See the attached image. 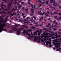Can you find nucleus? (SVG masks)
Returning a JSON list of instances; mask_svg holds the SVG:
<instances>
[{
	"label": "nucleus",
	"mask_w": 61,
	"mask_h": 61,
	"mask_svg": "<svg viewBox=\"0 0 61 61\" xmlns=\"http://www.w3.org/2000/svg\"><path fill=\"white\" fill-rule=\"evenodd\" d=\"M49 34V33H47V32H46V33L44 32L43 33V35L45 36V38H48L51 37V36H47Z\"/></svg>",
	"instance_id": "1"
},
{
	"label": "nucleus",
	"mask_w": 61,
	"mask_h": 61,
	"mask_svg": "<svg viewBox=\"0 0 61 61\" xmlns=\"http://www.w3.org/2000/svg\"><path fill=\"white\" fill-rule=\"evenodd\" d=\"M4 27H5V25H4L2 26V27L0 26V32H2L3 31Z\"/></svg>",
	"instance_id": "2"
},
{
	"label": "nucleus",
	"mask_w": 61,
	"mask_h": 61,
	"mask_svg": "<svg viewBox=\"0 0 61 61\" xmlns=\"http://www.w3.org/2000/svg\"><path fill=\"white\" fill-rule=\"evenodd\" d=\"M27 31L26 30H24L23 34L24 35H25V36H26V34H25V33H26V34H27V35H30V34L26 32Z\"/></svg>",
	"instance_id": "3"
},
{
	"label": "nucleus",
	"mask_w": 61,
	"mask_h": 61,
	"mask_svg": "<svg viewBox=\"0 0 61 61\" xmlns=\"http://www.w3.org/2000/svg\"><path fill=\"white\" fill-rule=\"evenodd\" d=\"M30 37H31V38H32V37H34V39L35 40V41H36V39H37V37L36 36H30Z\"/></svg>",
	"instance_id": "4"
},
{
	"label": "nucleus",
	"mask_w": 61,
	"mask_h": 61,
	"mask_svg": "<svg viewBox=\"0 0 61 61\" xmlns=\"http://www.w3.org/2000/svg\"><path fill=\"white\" fill-rule=\"evenodd\" d=\"M12 29L13 31H17V30H18V29L16 28H12Z\"/></svg>",
	"instance_id": "5"
},
{
	"label": "nucleus",
	"mask_w": 61,
	"mask_h": 61,
	"mask_svg": "<svg viewBox=\"0 0 61 61\" xmlns=\"http://www.w3.org/2000/svg\"><path fill=\"white\" fill-rule=\"evenodd\" d=\"M43 18H44V17H41L40 18V19H39V21H42V19H43Z\"/></svg>",
	"instance_id": "6"
},
{
	"label": "nucleus",
	"mask_w": 61,
	"mask_h": 61,
	"mask_svg": "<svg viewBox=\"0 0 61 61\" xmlns=\"http://www.w3.org/2000/svg\"><path fill=\"white\" fill-rule=\"evenodd\" d=\"M59 41L57 39H56L55 40V42L56 43H57V42H59Z\"/></svg>",
	"instance_id": "7"
},
{
	"label": "nucleus",
	"mask_w": 61,
	"mask_h": 61,
	"mask_svg": "<svg viewBox=\"0 0 61 61\" xmlns=\"http://www.w3.org/2000/svg\"><path fill=\"white\" fill-rule=\"evenodd\" d=\"M11 5H12V2H11V4L10 3H9L8 5L11 7Z\"/></svg>",
	"instance_id": "8"
},
{
	"label": "nucleus",
	"mask_w": 61,
	"mask_h": 61,
	"mask_svg": "<svg viewBox=\"0 0 61 61\" xmlns=\"http://www.w3.org/2000/svg\"><path fill=\"white\" fill-rule=\"evenodd\" d=\"M0 22H2L3 23H5V21H4V20H2L0 21Z\"/></svg>",
	"instance_id": "9"
},
{
	"label": "nucleus",
	"mask_w": 61,
	"mask_h": 61,
	"mask_svg": "<svg viewBox=\"0 0 61 61\" xmlns=\"http://www.w3.org/2000/svg\"><path fill=\"white\" fill-rule=\"evenodd\" d=\"M49 6H50V8H53L54 10H56V9L55 8H54V7H52V6H50V5H49Z\"/></svg>",
	"instance_id": "10"
},
{
	"label": "nucleus",
	"mask_w": 61,
	"mask_h": 61,
	"mask_svg": "<svg viewBox=\"0 0 61 61\" xmlns=\"http://www.w3.org/2000/svg\"><path fill=\"white\" fill-rule=\"evenodd\" d=\"M31 28L32 29H34L36 28V27H35L33 26H31Z\"/></svg>",
	"instance_id": "11"
},
{
	"label": "nucleus",
	"mask_w": 61,
	"mask_h": 61,
	"mask_svg": "<svg viewBox=\"0 0 61 61\" xmlns=\"http://www.w3.org/2000/svg\"><path fill=\"white\" fill-rule=\"evenodd\" d=\"M34 35H35V36H36V35H37V32H34Z\"/></svg>",
	"instance_id": "12"
},
{
	"label": "nucleus",
	"mask_w": 61,
	"mask_h": 61,
	"mask_svg": "<svg viewBox=\"0 0 61 61\" xmlns=\"http://www.w3.org/2000/svg\"><path fill=\"white\" fill-rule=\"evenodd\" d=\"M32 31H33V30H32L31 29H30L29 30H27V31H28V32H29L30 31H31V32Z\"/></svg>",
	"instance_id": "13"
},
{
	"label": "nucleus",
	"mask_w": 61,
	"mask_h": 61,
	"mask_svg": "<svg viewBox=\"0 0 61 61\" xmlns=\"http://www.w3.org/2000/svg\"><path fill=\"white\" fill-rule=\"evenodd\" d=\"M26 19L27 20H29V19H30V18H29V17H27L26 18Z\"/></svg>",
	"instance_id": "14"
},
{
	"label": "nucleus",
	"mask_w": 61,
	"mask_h": 61,
	"mask_svg": "<svg viewBox=\"0 0 61 61\" xmlns=\"http://www.w3.org/2000/svg\"><path fill=\"white\" fill-rule=\"evenodd\" d=\"M2 0L3 1H4V2H5V3H7V2L6 0Z\"/></svg>",
	"instance_id": "15"
},
{
	"label": "nucleus",
	"mask_w": 61,
	"mask_h": 61,
	"mask_svg": "<svg viewBox=\"0 0 61 61\" xmlns=\"http://www.w3.org/2000/svg\"><path fill=\"white\" fill-rule=\"evenodd\" d=\"M44 30H45L46 31H47V32H48V31H49L48 30L46 29V28H44Z\"/></svg>",
	"instance_id": "16"
},
{
	"label": "nucleus",
	"mask_w": 61,
	"mask_h": 61,
	"mask_svg": "<svg viewBox=\"0 0 61 61\" xmlns=\"http://www.w3.org/2000/svg\"><path fill=\"white\" fill-rule=\"evenodd\" d=\"M48 43H49V45H51V42L49 41L48 42Z\"/></svg>",
	"instance_id": "17"
},
{
	"label": "nucleus",
	"mask_w": 61,
	"mask_h": 61,
	"mask_svg": "<svg viewBox=\"0 0 61 61\" xmlns=\"http://www.w3.org/2000/svg\"><path fill=\"white\" fill-rule=\"evenodd\" d=\"M41 13V11H38L37 12L38 14H40Z\"/></svg>",
	"instance_id": "18"
},
{
	"label": "nucleus",
	"mask_w": 61,
	"mask_h": 61,
	"mask_svg": "<svg viewBox=\"0 0 61 61\" xmlns=\"http://www.w3.org/2000/svg\"><path fill=\"white\" fill-rule=\"evenodd\" d=\"M55 24L56 25H58V23L56 22Z\"/></svg>",
	"instance_id": "19"
},
{
	"label": "nucleus",
	"mask_w": 61,
	"mask_h": 61,
	"mask_svg": "<svg viewBox=\"0 0 61 61\" xmlns=\"http://www.w3.org/2000/svg\"><path fill=\"white\" fill-rule=\"evenodd\" d=\"M53 46V45H51L49 46V47H51Z\"/></svg>",
	"instance_id": "20"
},
{
	"label": "nucleus",
	"mask_w": 61,
	"mask_h": 61,
	"mask_svg": "<svg viewBox=\"0 0 61 61\" xmlns=\"http://www.w3.org/2000/svg\"><path fill=\"white\" fill-rule=\"evenodd\" d=\"M31 7L33 8V6H34V5H33V4H32L31 5Z\"/></svg>",
	"instance_id": "21"
},
{
	"label": "nucleus",
	"mask_w": 61,
	"mask_h": 61,
	"mask_svg": "<svg viewBox=\"0 0 61 61\" xmlns=\"http://www.w3.org/2000/svg\"><path fill=\"white\" fill-rule=\"evenodd\" d=\"M53 30H55L56 31V30H57V29H56L55 28H53Z\"/></svg>",
	"instance_id": "22"
},
{
	"label": "nucleus",
	"mask_w": 61,
	"mask_h": 61,
	"mask_svg": "<svg viewBox=\"0 0 61 61\" xmlns=\"http://www.w3.org/2000/svg\"><path fill=\"white\" fill-rule=\"evenodd\" d=\"M21 5H24V4H25V3H24V2H22L21 3Z\"/></svg>",
	"instance_id": "23"
},
{
	"label": "nucleus",
	"mask_w": 61,
	"mask_h": 61,
	"mask_svg": "<svg viewBox=\"0 0 61 61\" xmlns=\"http://www.w3.org/2000/svg\"><path fill=\"white\" fill-rule=\"evenodd\" d=\"M39 15H43V13H42L41 12L39 14Z\"/></svg>",
	"instance_id": "24"
},
{
	"label": "nucleus",
	"mask_w": 61,
	"mask_h": 61,
	"mask_svg": "<svg viewBox=\"0 0 61 61\" xmlns=\"http://www.w3.org/2000/svg\"><path fill=\"white\" fill-rule=\"evenodd\" d=\"M28 9L27 8L25 9V11H26V12L28 11Z\"/></svg>",
	"instance_id": "25"
},
{
	"label": "nucleus",
	"mask_w": 61,
	"mask_h": 61,
	"mask_svg": "<svg viewBox=\"0 0 61 61\" xmlns=\"http://www.w3.org/2000/svg\"><path fill=\"white\" fill-rule=\"evenodd\" d=\"M17 34V35H20V32H17L16 33Z\"/></svg>",
	"instance_id": "26"
},
{
	"label": "nucleus",
	"mask_w": 61,
	"mask_h": 61,
	"mask_svg": "<svg viewBox=\"0 0 61 61\" xmlns=\"http://www.w3.org/2000/svg\"><path fill=\"white\" fill-rule=\"evenodd\" d=\"M34 13H35V11H31V13L34 14Z\"/></svg>",
	"instance_id": "27"
},
{
	"label": "nucleus",
	"mask_w": 61,
	"mask_h": 61,
	"mask_svg": "<svg viewBox=\"0 0 61 61\" xmlns=\"http://www.w3.org/2000/svg\"><path fill=\"white\" fill-rule=\"evenodd\" d=\"M1 6H2V7H3L4 6V5L3 4H2V3H1Z\"/></svg>",
	"instance_id": "28"
},
{
	"label": "nucleus",
	"mask_w": 61,
	"mask_h": 61,
	"mask_svg": "<svg viewBox=\"0 0 61 61\" xmlns=\"http://www.w3.org/2000/svg\"><path fill=\"white\" fill-rule=\"evenodd\" d=\"M2 13H4V14H6V13H5L4 11H2Z\"/></svg>",
	"instance_id": "29"
},
{
	"label": "nucleus",
	"mask_w": 61,
	"mask_h": 61,
	"mask_svg": "<svg viewBox=\"0 0 61 61\" xmlns=\"http://www.w3.org/2000/svg\"><path fill=\"white\" fill-rule=\"evenodd\" d=\"M3 25H4V26H7V25L5 24H3Z\"/></svg>",
	"instance_id": "30"
},
{
	"label": "nucleus",
	"mask_w": 61,
	"mask_h": 61,
	"mask_svg": "<svg viewBox=\"0 0 61 61\" xmlns=\"http://www.w3.org/2000/svg\"><path fill=\"white\" fill-rule=\"evenodd\" d=\"M22 16H24V15H25V13H22Z\"/></svg>",
	"instance_id": "31"
},
{
	"label": "nucleus",
	"mask_w": 61,
	"mask_h": 61,
	"mask_svg": "<svg viewBox=\"0 0 61 61\" xmlns=\"http://www.w3.org/2000/svg\"><path fill=\"white\" fill-rule=\"evenodd\" d=\"M45 1H43L42 2V4H45Z\"/></svg>",
	"instance_id": "32"
},
{
	"label": "nucleus",
	"mask_w": 61,
	"mask_h": 61,
	"mask_svg": "<svg viewBox=\"0 0 61 61\" xmlns=\"http://www.w3.org/2000/svg\"><path fill=\"white\" fill-rule=\"evenodd\" d=\"M46 44L47 45V46H49V44H48V42L46 43Z\"/></svg>",
	"instance_id": "33"
},
{
	"label": "nucleus",
	"mask_w": 61,
	"mask_h": 61,
	"mask_svg": "<svg viewBox=\"0 0 61 61\" xmlns=\"http://www.w3.org/2000/svg\"><path fill=\"white\" fill-rule=\"evenodd\" d=\"M4 10L5 11H8V9L6 8L5 9H4Z\"/></svg>",
	"instance_id": "34"
},
{
	"label": "nucleus",
	"mask_w": 61,
	"mask_h": 61,
	"mask_svg": "<svg viewBox=\"0 0 61 61\" xmlns=\"http://www.w3.org/2000/svg\"><path fill=\"white\" fill-rule=\"evenodd\" d=\"M56 22V20H54L53 21V22H52V23H55H55Z\"/></svg>",
	"instance_id": "35"
},
{
	"label": "nucleus",
	"mask_w": 61,
	"mask_h": 61,
	"mask_svg": "<svg viewBox=\"0 0 61 61\" xmlns=\"http://www.w3.org/2000/svg\"><path fill=\"white\" fill-rule=\"evenodd\" d=\"M48 3V1H47L46 2V5H47Z\"/></svg>",
	"instance_id": "36"
},
{
	"label": "nucleus",
	"mask_w": 61,
	"mask_h": 61,
	"mask_svg": "<svg viewBox=\"0 0 61 61\" xmlns=\"http://www.w3.org/2000/svg\"><path fill=\"white\" fill-rule=\"evenodd\" d=\"M16 4H17V2L16 1L14 3V5H15Z\"/></svg>",
	"instance_id": "37"
},
{
	"label": "nucleus",
	"mask_w": 61,
	"mask_h": 61,
	"mask_svg": "<svg viewBox=\"0 0 61 61\" xmlns=\"http://www.w3.org/2000/svg\"><path fill=\"white\" fill-rule=\"evenodd\" d=\"M53 5L54 6H56V5L54 4H53Z\"/></svg>",
	"instance_id": "38"
},
{
	"label": "nucleus",
	"mask_w": 61,
	"mask_h": 61,
	"mask_svg": "<svg viewBox=\"0 0 61 61\" xmlns=\"http://www.w3.org/2000/svg\"><path fill=\"white\" fill-rule=\"evenodd\" d=\"M55 18H57V16H54Z\"/></svg>",
	"instance_id": "39"
},
{
	"label": "nucleus",
	"mask_w": 61,
	"mask_h": 61,
	"mask_svg": "<svg viewBox=\"0 0 61 61\" xmlns=\"http://www.w3.org/2000/svg\"><path fill=\"white\" fill-rule=\"evenodd\" d=\"M46 27H49V25H47L46 26Z\"/></svg>",
	"instance_id": "40"
},
{
	"label": "nucleus",
	"mask_w": 61,
	"mask_h": 61,
	"mask_svg": "<svg viewBox=\"0 0 61 61\" xmlns=\"http://www.w3.org/2000/svg\"><path fill=\"white\" fill-rule=\"evenodd\" d=\"M22 10H25V7H23L22 8Z\"/></svg>",
	"instance_id": "41"
},
{
	"label": "nucleus",
	"mask_w": 61,
	"mask_h": 61,
	"mask_svg": "<svg viewBox=\"0 0 61 61\" xmlns=\"http://www.w3.org/2000/svg\"><path fill=\"white\" fill-rule=\"evenodd\" d=\"M14 13L11 14V16H14Z\"/></svg>",
	"instance_id": "42"
},
{
	"label": "nucleus",
	"mask_w": 61,
	"mask_h": 61,
	"mask_svg": "<svg viewBox=\"0 0 61 61\" xmlns=\"http://www.w3.org/2000/svg\"><path fill=\"white\" fill-rule=\"evenodd\" d=\"M33 18H34L35 19H36V17L35 16H34L33 17Z\"/></svg>",
	"instance_id": "43"
},
{
	"label": "nucleus",
	"mask_w": 61,
	"mask_h": 61,
	"mask_svg": "<svg viewBox=\"0 0 61 61\" xmlns=\"http://www.w3.org/2000/svg\"><path fill=\"white\" fill-rule=\"evenodd\" d=\"M59 15H61V13H58Z\"/></svg>",
	"instance_id": "44"
},
{
	"label": "nucleus",
	"mask_w": 61,
	"mask_h": 61,
	"mask_svg": "<svg viewBox=\"0 0 61 61\" xmlns=\"http://www.w3.org/2000/svg\"><path fill=\"white\" fill-rule=\"evenodd\" d=\"M54 14H57V12H55L54 13Z\"/></svg>",
	"instance_id": "45"
},
{
	"label": "nucleus",
	"mask_w": 61,
	"mask_h": 61,
	"mask_svg": "<svg viewBox=\"0 0 61 61\" xmlns=\"http://www.w3.org/2000/svg\"><path fill=\"white\" fill-rule=\"evenodd\" d=\"M24 23H26V24H29V23L27 22H24Z\"/></svg>",
	"instance_id": "46"
},
{
	"label": "nucleus",
	"mask_w": 61,
	"mask_h": 61,
	"mask_svg": "<svg viewBox=\"0 0 61 61\" xmlns=\"http://www.w3.org/2000/svg\"><path fill=\"white\" fill-rule=\"evenodd\" d=\"M17 33H20V31L19 30H17Z\"/></svg>",
	"instance_id": "47"
},
{
	"label": "nucleus",
	"mask_w": 61,
	"mask_h": 61,
	"mask_svg": "<svg viewBox=\"0 0 61 61\" xmlns=\"http://www.w3.org/2000/svg\"><path fill=\"white\" fill-rule=\"evenodd\" d=\"M56 45H60V43H56Z\"/></svg>",
	"instance_id": "48"
},
{
	"label": "nucleus",
	"mask_w": 61,
	"mask_h": 61,
	"mask_svg": "<svg viewBox=\"0 0 61 61\" xmlns=\"http://www.w3.org/2000/svg\"><path fill=\"white\" fill-rule=\"evenodd\" d=\"M47 14H49V11H47Z\"/></svg>",
	"instance_id": "49"
},
{
	"label": "nucleus",
	"mask_w": 61,
	"mask_h": 61,
	"mask_svg": "<svg viewBox=\"0 0 61 61\" xmlns=\"http://www.w3.org/2000/svg\"><path fill=\"white\" fill-rule=\"evenodd\" d=\"M34 9H31V11H34Z\"/></svg>",
	"instance_id": "50"
},
{
	"label": "nucleus",
	"mask_w": 61,
	"mask_h": 61,
	"mask_svg": "<svg viewBox=\"0 0 61 61\" xmlns=\"http://www.w3.org/2000/svg\"><path fill=\"white\" fill-rule=\"evenodd\" d=\"M39 26H42V27H43V25H39Z\"/></svg>",
	"instance_id": "51"
},
{
	"label": "nucleus",
	"mask_w": 61,
	"mask_h": 61,
	"mask_svg": "<svg viewBox=\"0 0 61 61\" xmlns=\"http://www.w3.org/2000/svg\"><path fill=\"white\" fill-rule=\"evenodd\" d=\"M53 3L54 4H56V1H54L53 2Z\"/></svg>",
	"instance_id": "52"
},
{
	"label": "nucleus",
	"mask_w": 61,
	"mask_h": 61,
	"mask_svg": "<svg viewBox=\"0 0 61 61\" xmlns=\"http://www.w3.org/2000/svg\"><path fill=\"white\" fill-rule=\"evenodd\" d=\"M3 30H4L5 31H7V30H6V29H3Z\"/></svg>",
	"instance_id": "53"
},
{
	"label": "nucleus",
	"mask_w": 61,
	"mask_h": 61,
	"mask_svg": "<svg viewBox=\"0 0 61 61\" xmlns=\"http://www.w3.org/2000/svg\"><path fill=\"white\" fill-rule=\"evenodd\" d=\"M30 15L31 16H33V14H30Z\"/></svg>",
	"instance_id": "54"
},
{
	"label": "nucleus",
	"mask_w": 61,
	"mask_h": 61,
	"mask_svg": "<svg viewBox=\"0 0 61 61\" xmlns=\"http://www.w3.org/2000/svg\"><path fill=\"white\" fill-rule=\"evenodd\" d=\"M38 2H39V3H41V1L40 0H38Z\"/></svg>",
	"instance_id": "55"
},
{
	"label": "nucleus",
	"mask_w": 61,
	"mask_h": 61,
	"mask_svg": "<svg viewBox=\"0 0 61 61\" xmlns=\"http://www.w3.org/2000/svg\"><path fill=\"white\" fill-rule=\"evenodd\" d=\"M24 21H27V20H23Z\"/></svg>",
	"instance_id": "56"
},
{
	"label": "nucleus",
	"mask_w": 61,
	"mask_h": 61,
	"mask_svg": "<svg viewBox=\"0 0 61 61\" xmlns=\"http://www.w3.org/2000/svg\"><path fill=\"white\" fill-rule=\"evenodd\" d=\"M19 21H20V22H22L23 21V20H19Z\"/></svg>",
	"instance_id": "57"
},
{
	"label": "nucleus",
	"mask_w": 61,
	"mask_h": 61,
	"mask_svg": "<svg viewBox=\"0 0 61 61\" xmlns=\"http://www.w3.org/2000/svg\"><path fill=\"white\" fill-rule=\"evenodd\" d=\"M45 15H46V16H48V15L47 14H46Z\"/></svg>",
	"instance_id": "58"
},
{
	"label": "nucleus",
	"mask_w": 61,
	"mask_h": 61,
	"mask_svg": "<svg viewBox=\"0 0 61 61\" xmlns=\"http://www.w3.org/2000/svg\"><path fill=\"white\" fill-rule=\"evenodd\" d=\"M50 2L51 3H52V2H53V0H50Z\"/></svg>",
	"instance_id": "59"
},
{
	"label": "nucleus",
	"mask_w": 61,
	"mask_h": 61,
	"mask_svg": "<svg viewBox=\"0 0 61 61\" xmlns=\"http://www.w3.org/2000/svg\"><path fill=\"white\" fill-rule=\"evenodd\" d=\"M51 15H54V13H53V12H51Z\"/></svg>",
	"instance_id": "60"
},
{
	"label": "nucleus",
	"mask_w": 61,
	"mask_h": 61,
	"mask_svg": "<svg viewBox=\"0 0 61 61\" xmlns=\"http://www.w3.org/2000/svg\"><path fill=\"white\" fill-rule=\"evenodd\" d=\"M54 26L55 27H57V26L56 25H55Z\"/></svg>",
	"instance_id": "61"
},
{
	"label": "nucleus",
	"mask_w": 61,
	"mask_h": 61,
	"mask_svg": "<svg viewBox=\"0 0 61 61\" xmlns=\"http://www.w3.org/2000/svg\"><path fill=\"white\" fill-rule=\"evenodd\" d=\"M52 39H55V37H53L51 38Z\"/></svg>",
	"instance_id": "62"
},
{
	"label": "nucleus",
	"mask_w": 61,
	"mask_h": 61,
	"mask_svg": "<svg viewBox=\"0 0 61 61\" xmlns=\"http://www.w3.org/2000/svg\"><path fill=\"white\" fill-rule=\"evenodd\" d=\"M61 36V35H59L58 36V37H60V36Z\"/></svg>",
	"instance_id": "63"
},
{
	"label": "nucleus",
	"mask_w": 61,
	"mask_h": 61,
	"mask_svg": "<svg viewBox=\"0 0 61 61\" xmlns=\"http://www.w3.org/2000/svg\"><path fill=\"white\" fill-rule=\"evenodd\" d=\"M58 18L59 19H61V17H59Z\"/></svg>",
	"instance_id": "64"
}]
</instances>
